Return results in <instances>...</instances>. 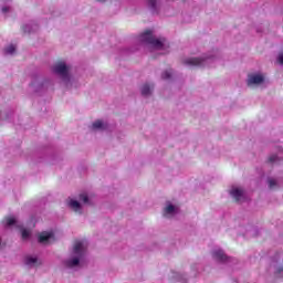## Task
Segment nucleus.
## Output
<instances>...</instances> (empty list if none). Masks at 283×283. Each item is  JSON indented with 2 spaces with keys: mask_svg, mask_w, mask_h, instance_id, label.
I'll list each match as a JSON object with an SVG mask.
<instances>
[{
  "mask_svg": "<svg viewBox=\"0 0 283 283\" xmlns=\"http://www.w3.org/2000/svg\"><path fill=\"white\" fill-rule=\"evenodd\" d=\"M282 271H283V268L280 266V268L277 269V273H282Z\"/></svg>",
  "mask_w": 283,
  "mask_h": 283,
  "instance_id": "obj_25",
  "label": "nucleus"
},
{
  "mask_svg": "<svg viewBox=\"0 0 283 283\" xmlns=\"http://www.w3.org/2000/svg\"><path fill=\"white\" fill-rule=\"evenodd\" d=\"M268 182L271 189H275V187H277V182L275 181V179H269Z\"/></svg>",
  "mask_w": 283,
  "mask_h": 283,
  "instance_id": "obj_19",
  "label": "nucleus"
},
{
  "mask_svg": "<svg viewBox=\"0 0 283 283\" xmlns=\"http://www.w3.org/2000/svg\"><path fill=\"white\" fill-rule=\"evenodd\" d=\"M24 262H25L27 266H34V264H36L39 262V259L28 255V256H25Z\"/></svg>",
  "mask_w": 283,
  "mask_h": 283,
  "instance_id": "obj_10",
  "label": "nucleus"
},
{
  "mask_svg": "<svg viewBox=\"0 0 283 283\" xmlns=\"http://www.w3.org/2000/svg\"><path fill=\"white\" fill-rule=\"evenodd\" d=\"M230 196H232L235 202H240V200L244 198V190L240 188H233L232 190H230Z\"/></svg>",
  "mask_w": 283,
  "mask_h": 283,
  "instance_id": "obj_4",
  "label": "nucleus"
},
{
  "mask_svg": "<svg viewBox=\"0 0 283 283\" xmlns=\"http://www.w3.org/2000/svg\"><path fill=\"white\" fill-rule=\"evenodd\" d=\"M80 200H82V202L87 205V202H90V197H87V195H85V193H82V195H80Z\"/></svg>",
  "mask_w": 283,
  "mask_h": 283,
  "instance_id": "obj_18",
  "label": "nucleus"
},
{
  "mask_svg": "<svg viewBox=\"0 0 283 283\" xmlns=\"http://www.w3.org/2000/svg\"><path fill=\"white\" fill-rule=\"evenodd\" d=\"M277 61H279L280 65H283V54L279 55Z\"/></svg>",
  "mask_w": 283,
  "mask_h": 283,
  "instance_id": "obj_23",
  "label": "nucleus"
},
{
  "mask_svg": "<svg viewBox=\"0 0 283 283\" xmlns=\"http://www.w3.org/2000/svg\"><path fill=\"white\" fill-rule=\"evenodd\" d=\"M139 39L142 43L153 45V48H156V50H163V45L165 43V39L159 40L154 38V33H151V30H146L144 33L140 34Z\"/></svg>",
  "mask_w": 283,
  "mask_h": 283,
  "instance_id": "obj_1",
  "label": "nucleus"
},
{
  "mask_svg": "<svg viewBox=\"0 0 283 283\" xmlns=\"http://www.w3.org/2000/svg\"><path fill=\"white\" fill-rule=\"evenodd\" d=\"M276 160H277V156L276 155H272L269 158V163H276Z\"/></svg>",
  "mask_w": 283,
  "mask_h": 283,
  "instance_id": "obj_22",
  "label": "nucleus"
},
{
  "mask_svg": "<svg viewBox=\"0 0 283 283\" xmlns=\"http://www.w3.org/2000/svg\"><path fill=\"white\" fill-rule=\"evenodd\" d=\"M99 1H105V0H99Z\"/></svg>",
  "mask_w": 283,
  "mask_h": 283,
  "instance_id": "obj_26",
  "label": "nucleus"
},
{
  "mask_svg": "<svg viewBox=\"0 0 283 283\" xmlns=\"http://www.w3.org/2000/svg\"><path fill=\"white\" fill-rule=\"evenodd\" d=\"M30 238V231L23 229L22 230V240H28Z\"/></svg>",
  "mask_w": 283,
  "mask_h": 283,
  "instance_id": "obj_20",
  "label": "nucleus"
},
{
  "mask_svg": "<svg viewBox=\"0 0 283 283\" xmlns=\"http://www.w3.org/2000/svg\"><path fill=\"white\" fill-rule=\"evenodd\" d=\"M175 211H176V207H174V205H169L165 208L164 214L169 216V214L174 213Z\"/></svg>",
  "mask_w": 283,
  "mask_h": 283,
  "instance_id": "obj_15",
  "label": "nucleus"
},
{
  "mask_svg": "<svg viewBox=\"0 0 283 283\" xmlns=\"http://www.w3.org/2000/svg\"><path fill=\"white\" fill-rule=\"evenodd\" d=\"M261 83H264L263 75H260V74L249 75L248 85H260Z\"/></svg>",
  "mask_w": 283,
  "mask_h": 283,
  "instance_id": "obj_3",
  "label": "nucleus"
},
{
  "mask_svg": "<svg viewBox=\"0 0 283 283\" xmlns=\"http://www.w3.org/2000/svg\"><path fill=\"white\" fill-rule=\"evenodd\" d=\"M161 78L164 81H167L169 78H171V71H165L163 74H161Z\"/></svg>",
  "mask_w": 283,
  "mask_h": 283,
  "instance_id": "obj_17",
  "label": "nucleus"
},
{
  "mask_svg": "<svg viewBox=\"0 0 283 283\" xmlns=\"http://www.w3.org/2000/svg\"><path fill=\"white\" fill-rule=\"evenodd\" d=\"M81 260H78V258H74L72 260H67L65 261V265L69 268V269H72L74 266H78Z\"/></svg>",
  "mask_w": 283,
  "mask_h": 283,
  "instance_id": "obj_9",
  "label": "nucleus"
},
{
  "mask_svg": "<svg viewBox=\"0 0 283 283\" xmlns=\"http://www.w3.org/2000/svg\"><path fill=\"white\" fill-rule=\"evenodd\" d=\"M70 208L73 209L74 211H80L81 210V203L76 200H71L70 201Z\"/></svg>",
  "mask_w": 283,
  "mask_h": 283,
  "instance_id": "obj_13",
  "label": "nucleus"
},
{
  "mask_svg": "<svg viewBox=\"0 0 283 283\" xmlns=\"http://www.w3.org/2000/svg\"><path fill=\"white\" fill-rule=\"evenodd\" d=\"M212 255L218 262H227V254L222 250L214 251Z\"/></svg>",
  "mask_w": 283,
  "mask_h": 283,
  "instance_id": "obj_5",
  "label": "nucleus"
},
{
  "mask_svg": "<svg viewBox=\"0 0 283 283\" xmlns=\"http://www.w3.org/2000/svg\"><path fill=\"white\" fill-rule=\"evenodd\" d=\"M9 11H10V8H8V7H3V8H2V12H3V13L9 12Z\"/></svg>",
  "mask_w": 283,
  "mask_h": 283,
  "instance_id": "obj_24",
  "label": "nucleus"
},
{
  "mask_svg": "<svg viewBox=\"0 0 283 283\" xmlns=\"http://www.w3.org/2000/svg\"><path fill=\"white\" fill-rule=\"evenodd\" d=\"M67 65H65V62H57L54 66H53V72H55V74H59L60 76L63 77H67Z\"/></svg>",
  "mask_w": 283,
  "mask_h": 283,
  "instance_id": "obj_2",
  "label": "nucleus"
},
{
  "mask_svg": "<svg viewBox=\"0 0 283 283\" xmlns=\"http://www.w3.org/2000/svg\"><path fill=\"white\" fill-rule=\"evenodd\" d=\"M149 94H151V86H149V84H144L142 86V95L149 96Z\"/></svg>",
  "mask_w": 283,
  "mask_h": 283,
  "instance_id": "obj_11",
  "label": "nucleus"
},
{
  "mask_svg": "<svg viewBox=\"0 0 283 283\" xmlns=\"http://www.w3.org/2000/svg\"><path fill=\"white\" fill-rule=\"evenodd\" d=\"M148 6L151 10H156V0H148Z\"/></svg>",
  "mask_w": 283,
  "mask_h": 283,
  "instance_id": "obj_21",
  "label": "nucleus"
},
{
  "mask_svg": "<svg viewBox=\"0 0 283 283\" xmlns=\"http://www.w3.org/2000/svg\"><path fill=\"white\" fill-rule=\"evenodd\" d=\"M3 222H6V227H12L17 224V219H14V217H6Z\"/></svg>",
  "mask_w": 283,
  "mask_h": 283,
  "instance_id": "obj_12",
  "label": "nucleus"
},
{
  "mask_svg": "<svg viewBox=\"0 0 283 283\" xmlns=\"http://www.w3.org/2000/svg\"><path fill=\"white\" fill-rule=\"evenodd\" d=\"M103 127H105V124H103V120H101V119H97L92 125L93 129H103Z\"/></svg>",
  "mask_w": 283,
  "mask_h": 283,
  "instance_id": "obj_14",
  "label": "nucleus"
},
{
  "mask_svg": "<svg viewBox=\"0 0 283 283\" xmlns=\"http://www.w3.org/2000/svg\"><path fill=\"white\" fill-rule=\"evenodd\" d=\"M50 238H52V233H50V232H42L39 235L40 244H45V242H48V240H50Z\"/></svg>",
  "mask_w": 283,
  "mask_h": 283,
  "instance_id": "obj_8",
  "label": "nucleus"
},
{
  "mask_svg": "<svg viewBox=\"0 0 283 283\" xmlns=\"http://www.w3.org/2000/svg\"><path fill=\"white\" fill-rule=\"evenodd\" d=\"M15 51H17V46H14L13 44L4 49L6 54H14Z\"/></svg>",
  "mask_w": 283,
  "mask_h": 283,
  "instance_id": "obj_16",
  "label": "nucleus"
},
{
  "mask_svg": "<svg viewBox=\"0 0 283 283\" xmlns=\"http://www.w3.org/2000/svg\"><path fill=\"white\" fill-rule=\"evenodd\" d=\"M202 59L201 57H191L184 61L185 65H202Z\"/></svg>",
  "mask_w": 283,
  "mask_h": 283,
  "instance_id": "obj_6",
  "label": "nucleus"
},
{
  "mask_svg": "<svg viewBox=\"0 0 283 283\" xmlns=\"http://www.w3.org/2000/svg\"><path fill=\"white\" fill-rule=\"evenodd\" d=\"M73 251L75 255H83V243L81 241H75Z\"/></svg>",
  "mask_w": 283,
  "mask_h": 283,
  "instance_id": "obj_7",
  "label": "nucleus"
}]
</instances>
